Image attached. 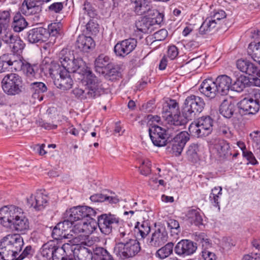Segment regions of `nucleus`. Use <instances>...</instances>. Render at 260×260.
I'll use <instances>...</instances> for the list:
<instances>
[{
	"label": "nucleus",
	"instance_id": "1",
	"mask_svg": "<svg viewBox=\"0 0 260 260\" xmlns=\"http://www.w3.org/2000/svg\"><path fill=\"white\" fill-rule=\"evenodd\" d=\"M0 221L3 226L14 229L21 234L29 229V222L23 210L16 206H5L0 209Z\"/></svg>",
	"mask_w": 260,
	"mask_h": 260
},
{
	"label": "nucleus",
	"instance_id": "2",
	"mask_svg": "<svg viewBox=\"0 0 260 260\" xmlns=\"http://www.w3.org/2000/svg\"><path fill=\"white\" fill-rule=\"evenodd\" d=\"M59 60L62 66L59 69L66 71L68 73H78L86 77L88 73L93 74L92 71L86 66L83 60L80 58H75L74 54L67 49H62L59 54ZM54 68L57 67L55 66Z\"/></svg>",
	"mask_w": 260,
	"mask_h": 260
},
{
	"label": "nucleus",
	"instance_id": "3",
	"mask_svg": "<svg viewBox=\"0 0 260 260\" xmlns=\"http://www.w3.org/2000/svg\"><path fill=\"white\" fill-rule=\"evenodd\" d=\"M88 74V76L84 77L86 81L85 89L75 88L72 90L76 98L81 100L95 99L104 92L101 81L94 74Z\"/></svg>",
	"mask_w": 260,
	"mask_h": 260
},
{
	"label": "nucleus",
	"instance_id": "4",
	"mask_svg": "<svg viewBox=\"0 0 260 260\" xmlns=\"http://www.w3.org/2000/svg\"><path fill=\"white\" fill-rule=\"evenodd\" d=\"M205 106V103L202 98L194 94L188 96L183 103L182 109V114L186 119V124L201 113Z\"/></svg>",
	"mask_w": 260,
	"mask_h": 260
},
{
	"label": "nucleus",
	"instance_id": "5",
	"mask_svg": "<svg viewBox=\"0 0 260 260\" xmlns=\"http://www.w3.org/2000/svg\"><path fill=\"white\" fill-rule=\"evenodd\" d=\"M141 249L140 242L132 239L124 243H116L114 253L121 260H126L137 255Z\"/></svg>",
	"mask_w": 260,
	"mask_h": 260
},
{
	"label": "nucleus",
	"instance_id": "6",
	"mask_svg": "<svg viewBox=\"0 0 260 260\" xmlns=\"http://www.w3.org/2000/svg\"><path fill=\"white\" fill-rule=\"evenodd\" d=\"M162 113L170 125L177 127L186 124V119L180 115L179 104L176 100H170L167 102L163 106Z\"/></svg>",
	"mask_w": 260,
	"mask_h": 260
},
{
	"label": "nucleus",
	"instance_id": "7",
	"mask_svg": "<svg viewBox=\"0 0 260 260\" xmlns=\"http://www.w3.org/2000/svg\"><path fill=\"white\" fill-rule=\"evenodd\" d=\"M2 86L4 91L8 95L19 94L23 91V80L18 74L9 73L3 78Z\"/></svg>",
	"mask_w": 260,
	"mask_h": 260
},
{
	"label": "nucleus",
	"instance_id": "8",
	"mask_svg": "<svg viewBox=\"0 0 260 260\" xmlns=\"http://www.w3.org/2000/svg\"><path fill=\"white\" fill-rule=\"evenodd\" d=\"M239 109L249 114L256 113L260 109V89L254 88L249 94L248 98L241 100L238 104Z\"/></svg>",
	"mask_w": 260,
	"mask_h": 260
},
{
	"label": "nucleus",
	"instance_id": "9",
	"mask_svg": "<svg viewBox=\"0 0 260 260\" xmlns=\"http://www.w3.org/2000/svg\"><path fill=\"white\" fill-rule=\"evenodd\" d=\"M120 218L111 213L102 214L98 217V224L101 232L104 235H108L112 232V229L119 225Z\"/></svg>",
	"mask_w": 260,
	"mask_h": 260
},
{
	"label": "nucleus",
	"instance_id": "10",
	"mask_svg": "<svg viewBox=\"0 0 260 260\" xmlns=\"http://www.w3.org/2000/svg\"><path fill=\"white\" fill-rule=\"evenodd\" d=\"M17 70L20 69L26 77L30 80L39 78L42 72L40 66L37 63L31 64L25 60L17 58L16 63Z\"/></svg>",
	"mask_w": 260,
	"mask_h": 260
},
{
	"label": "nucleus",
	"instance_id": "11",
	"mask_svg": "<svg viewBox=\"0 0 260 260\" xmlns=\"http://www.w3.org/2000/svg\"><path fill=\"white\" fill-rule=\"evenodd\" d=\"M189 140V134L186 132H181L175 136L167 144L168 151L178 156L181 154L186 142Z\"/></svg>",
	"mask_w": 260,
	"mask_h": 260
},
{
	"label": "nucleus",
	"instance_id": "12",
	"mask_svg": "<svg viewBox=\"0 0 260 260\" xmlns=\"http://www.w3.org/2000/svg\"><path fill=\"white\" fill-rule=\"evenodd\" d=\"M150 138L153 144L157 147H162L168 144V136L170 135L169 130L154 124L149 128Z\"/></svg>",
	"mask_w": 260,
	"mask_h": 260
},
{
	"label": "nucleus",
	"instance_id": "13",
	"mask_svg": "<svg viewBox=\"0 0 260 260\" xmlns=\"http://www.w3.org/2000/svg\"><path fill=\"white\" fill-rule=\"evenodd\" d=\"M137 43V39L134 38L125 39L115 45L114 52L117 56L124 57L135 49Z\"/></svg>",
	"mask_w": 260,
	"mask_h": 260
},
{
	"label": "nucleus",
	"instance_id": "14",
	"mask_svg": "<svg viewBox=\"0 0 260 260\" xmlns=\"http://www.w3.org/2000/svg\"><path fill=\"white\" fill-rule=\"evenodd\" d=\"M168 235L165 226L159 224L155 226L154 232L152 234L149 244L154 247H159L168 240Z\"/></svg>",
	"mask_w": 260,
	"mask_h": 260
},
{
	"label": "nucleus",
	"instance_id": "15",
	"mask_svg": "<svg viewBox=\"0 0 260 260\" xmlns=\"http://www.w3.org/2000/svg\"><path fill=\"white\" fill-rule=\"evenodd\" d=\"M197 249L196 243L187 239H183L179 241L174 247V251L176 254L185 257L193 254Z\"/></svg>",
	"mask_w": 260,
	"mask_h": 260
},
{
	"label": "nucleus",
	"instance_id": "16",
	"mask_svg": "<svg viewBox=\"0 0 260 260\" xmlns=\"http://www.w3.org/2000/svg\"><path fill=\"white\" fill-rule=\"evenodd\" d=\"M40 0H24L19 11L21 13L26 16H38L42 12Z\"/></svg>",
	"mask_w": 260,
	"mask_h": 260
},
{
	"label": "nucleus",
	"instance_id": "17",
	"mask_svg": "<svg viewBox=\"0 0 260 260\" xmlns=\"http://www.w3.org/2000/svg\"><path fill=\"white\" fill-rule=\"evenodd\" d=\"M236 66L238 70L249 76H256L259 71L260 62L251 61L248 59H239L236 62Z\"/></svg>",
	"mask_w": 260,
	"mask_h": 260
},
{
	"label": "nucleus",
	"instance_id": "18",
	"mask_svg": "<svg viewBox=\"0 0 260 260\" xmlns=\"http://www.w3.org/2000/svg\"><path fill=\"white\" fill-rule=\"evenodd\" d=\"M48 32L43 27H38L30 29L27 32V40L32 44H41L48 40Z\"/></svg>",
	"mask_w": 260,
	"mask_h": 260
},
{
	"label": "nucleus",
	"instance_id": "19",
	"mask_svg": "<svg viewBox=\"0 0 260 260\" xmlns=\"http://www.w3.org/2000/svg\"><path fill=\"white\" fill-rule=\"evenodd\" d=\"M49 197L41 191H37L27 199V204L37 211L44 209L48 204Z\"/></svg>",
	"mask_w": 260,
	"mask_h": 260
},
{
	"label": "nucleus",
	"instance_id": "20",
	"mask_svg": "<svg viewBox=\"0 0 260 260\" xmlns=\"http://www.w3.org/2000/svg\"><path fill=\"white\" fill-rule=\"evenodd\" d=\"M3 239L5 241L6 245H9L16 255L21 251L24 244L23 239L20 234L8 235Z\"/></svg>",
	"mask_w": 260,
	"mask_h": 260
},
{
	"label": "nucleus",
	"instance_id": "21",
	"mask_svg": "<svg viewBox=\"0 0 260 260\" xmlns=\"http://www.w3.org/2000/svg\"><path fill=\"white\" fill-rule=\"evenodd\" d=\"M19 56L14 54H4L0 56V73L9 69L17 70L16 63Z\"/></svg>",
	"mask_w": 260,
	"mask_h": 260
},
{
	"label": "nucleus",
	"instance_id": "22",
	"mask_svg": "<svg viewBox=\"0 0 260 260\" xmlns=\"http://www.w3.org/2000/svg\"><path fill=\"white\" fill-rule=\"evenodd\" d=\"M232 79L227 75L218 76L215 81L218 93L221 95L228 94L230 89H232Z\"/></svg>",
	"mask_w": 260,
	"mask_h": 260
},
{
	"label": "nucleus",
	"instance_id": "23",
	"mask_svg": "<svg viewBox=\"0 0 260 260\" xmlns=\"http://www.w3.org/2000/svg\"><path fill=\"white\" fill-rule=\"evenodd\" d=\"M59 75V78L54 80V84L56 86L61 90H66L71 89L73 84V81L71 77L70 73L66 71H62L59 69L57 74Z\"/></svg>",
	"mask_w": 260,
	"mask_h": 260
},
{
	"label": "nucleus",
	"instance_id": "24",
	"mask_svg": "<svg viewBox=\"0 0 260 260\" xmlns=\"http://www.w3.org/2000/svg\"><path fill=\"white\" fill-rule=\"evenodd\" d=\"M200 92L210 99L214 98L218 93L215 81L212 79L204 80L199 88Z\"/></svg>",
	"mask_w": 260,
	"mask_h": 260
},
{
	"label": "nucleus",
	"instance_id": "25",
	"mask_svg": "<svg viewBox=\"0 0 260 260\" xmlns=\"http://www.w3.org/2000/svg\"><path fill=\"white\" fill-rule=\"evenodd\" d=\"M149 0H131L132 8L134 12L138 15L147 14L151 15L152 10L149 5Z\"/></svg>",
	"mask_w": 260,
	"mask_h": 260
},
{
	"label": "nucleus",
	"instance_id": "26",
	"mask_svg": "<svg viewBox=\"0 0 260 260\" xmlns=\"http://www.w3.org/2000/svg\"><path fill=\"white\" fill-rule=\"evenodd\" d=\"M76 46L80 51L88 52L95 47V43L91 37L79 35L76 42Z\"/></svg>",
	"mask_w": 260,
	"mask_h": 260
},
{
	"label": "nucleus",
	"instance_id": "27",
	"mask_svg": "<svg viewBox=\"0 0 260 260\" xmlns=\"http://www.w3.org/2000/svg\"><path fill=\"white\" fill-rule=\"evenodd\" d=\"M112 62L110 57L105 54H100L94 61L95 70L97 73L104 74L105 70L109 68Z\"/></svg>",
	"mask_w": 260,
	"mask_h": 260
},
{
	"label": "nucleus",
	"instance_id": "28",
	"mask_svg": "<svg viewBox=\"0 0 260 260\" xmlns=\"http://www.w3.org/2000/svg\"><path fill=\"white\" fill-rule=\"evenodd\" d=\"M29 89L34 99L42 101L44 98L42 94L47 91V87L43 82H34L30 83Z\"/></svg>",
	"mask_w": 260,
	"mask_h": 260
},
{
	"label": "nucleus",
	"instance_id": "29",
	"mask_svg": "<svg viewBox=\"0 0 260 260\" xmlns=\"http://www.w3.org/2000/svg\"><path fill=\"white\" fill-rule=\"evenodd\" d=\"M236 109L235 104L231 100H224L221 103L220 108V113L226 118H231Z\"/></svg>",
	"mask_w": 260,
	"mask_h": 260
},
{
	"label": "nucleus",
	"instance_id": "30",
	"mask_svg": "<svg viewBox=\"0 0 260 260\" xmlns=\"http://www.w3.org/2000/svg\"><path fill=\"white\" fill-rule=\"evenodd\" d=\"M188 131L192 136L197 138L206 137L211 134L206 128H205L194 121L190 124Z\"/></svg>",
	"mask_w": 260,
	"mask_h": 260
},
{
	"label": "nucleus",
	"instance_id": "31",
	"mask_svg": "<svg viewBox=\"0 0 260 260\" xmlns=\"http://www.w3.org/2000/svg\"><path fill=\"white\" fill-rule=\"evenodd\" d=\"M214 147L220 156L228 158L232 155L229 143L224 140H218L215 144Z\"/></svg>",
	"mask_w": 260,
	"mask_h": 260
},
{
	"label": "nucleus",
	"instance_id": "32",
	"mask_svg": "<svg viewBox=\"0 0 260 260\" xmlns=\"http://www.w3.org/2000/svg\"><path fill=\"white\" fill-rule=\"evenodd\" d=\"M137 29L145 34L151 33L153 30V25L151 18L144 17L137 21L135 23Z\"/></svg>",
	"mask_w": 260,
	"mask_h": 260
},
{
	"label": "nucleus",
	"instance_id": "33",
	"mask_svg": "<svg viewBox=\"0 0 260 260\" xmlns=\"http://www.w3.org/2000/svg\"><path fill=\"white\" fill-rule=\"evenodd\" d=\"M51 260H62L69 250L73 251V246L69 243H65L59 246L56 243Z\"/></svg>",
	"mask_w": 260,
	"mask_h": 260
},
{
	"label": "nucleus",
	"instance_id": "34",
	"mask_svg": "<svg viewBox=\"0 0 260 260\" xmlns=\"http://www.w3.org/2000/svg\"><path fill=\"white\" fill-rule=\"evenodd\" d=\"M79 212L80 214L81 221H82V223L84 225H87L86 220H93V218L96 216V211L88 206H79Z\"/></svg>",
	"mask_w": 260,
	"mask_h": 260
},
{
	"label": "nucleus",
	"instance_id": "35",
	"mask_svg": "<svg viewBox=\"0 0 260 260\" xmlns=\"http://www.w3.org/2000/svg\"><path fill=\"white\" fill-rule=\"evenodd\" d=\"M185 216L187 220L191 225L199 226L203 224V218L198 209H189Z\"/></svg>",
	"mask_w": 260,
	"mask_h": 260
},
{
	"label": "nucleus",
	"instance_id": "36",
	"mask_svg": "<svg viewBox=\"0 0 260 260\" xmlns=\"http://www.w3.org/2000/svg\"><path fill=\"white\" fill-rule=\"evenodd\" d=\"M2 239L0 241V260H15L16 255Z\"/></svg>",
	"mask_w": 260,
	"mask_h": 260
},
{
	"label": "nucleus",
	"instance_id": "37",
	"mask_svg": "<svg viewBox=\"0 0 260 260\" xmlns=\"http://www.w3.org/2000/svg\"><path fill=\"white\" fill-rule=\"evenodd\" d=\"M74 255L76 260H92L93 259V247L92 249L85 247H80L74 251Z\"/></svg>",
	"mask_w": 260,
	"mask_h": 260
},
{
	"label": "nucleus",
	"instance_id": "38",
	"mask_svg": "<svg viewBox=\"0 0 260 260\" xmlns=\"http://www.w3.org/2000/svg\"><path fill=\"white\" fill-rule=\"evenodd\" d=\"M251 86L250 78L246 76L241 75L236 78L232 84V90L240 92L245 88Z\"/></svg>",
	"mask_w": 260,
	"mask_h": 260
},
{
	"label": "nucleus",
	"instance_id": "39",
	"mask_svg": "<svg viewBox=\"0 0 260 260\" xmlns=\"http://www.w3.org/2000/svg\"><path fill=\"white\" fill-rule=\"evenodd\" d=\"M56 242L50 241L44 244L40 249L41 254L45 260H51Z\"/></svg>",
	"mask_w": 260,
	"mask_h": 260
},
{
	"label": "nucleus",
	"instance_id": "40",
	"mask_svg": "<svg viewBox=\"0 0 260 260\" xmlns=\"http://www.w3.org/2000/svg\"><path fill=\"white\" fill-rule=\"evenodd\" d=\"M93 259L94 260H115L105 248L102 247H93Z\"/></svg>",
	"mask_w": 260,
	"mask_h": 260
},
{
	"label": "nucleus",
	"instance_id": "41",
	"mask_svg": "<svg viewBox=\"0 0 260 260\" xmlns=\"http://www.w3.org/2000/svg\"><path fill=\"white\" fill-rule=\"evenodd\" d=\"M135 228L136 231L138 230L137 236H140L142 239L145 238L151 231L150 224L148 220L137 222Z\"/></svg>",
	"mask_w": 260,
	"mask_h": 260
},
{
	"label": "nucleus",
	"instance_id": "42",
	"mask_svg": "<svg viewBox=\"0 0 260 260\" xmlns=\"http://www.w3.org/2000/svg\"><path fill=\"white\" fill-rule=\"evenodd\" d=\"M217 24V22H215L214 19L210 16L202 23L199 28V33L202 35L207 34L215 29Z\"/></svg>",
	"mask_w": 260,
	"mask_h": 260
},
{
	"label": "nucleus",
	"instance_id": "43",
	"mask_svg": "<svg viewBox=\"0 0 260 260\" xmlns=\"http://www.w3.org/2000/svg\"><path fill=\"white\" fill-rule=\"evenodd\" d=\"M28 23L25 19L20 12L17 13L13 17L12 27L16 32H20L27 25Z\"/></svg>",
	"mask_w": 260,
	"mask_h": 260
},
{
	"label": "nucleus",
	"instance_id": "44",
	"mask_svg": "<svg viewBox=\"0 0 260 260\" xmlns=\"http://www.w3.org/2000/svg\"><path fill=\"white\" fill-rule=\"evenodd\" d=\"M247 54L253 61L260 62V42L250 43L247 48Z\"/></svg>",
	"mask_w": 260,
	"mask_h": 260
},
{
	"label": "nucleus",
	"instance_id": "45",
	"mask_svg": "<svg viewBox=\"0 0 260 260\" xmlns=\"http://www.w3.org/2000/svg\"><path fill=\"white\" fill-rule=\"evenodd\" d=\"M174 246V243L172 242L167 243L156 251V257L160 259H164L169 257L173 253Z\"/></svg>",
	"mask_w": 260,
	"mask_h": 260
},
{
	"label": "nucleus",
	"instance_id": "46",
	"mask_svg": "<svg viewBox=\"0 0 260 260\" xmlns=\"http://www.w3.org/2000/svg\"><path fill=\"white\" fill-rule=\"evenodd\" d=\"M93 202H103L107 201L111 204H116L119 202V199L114 196H109L102 193H96L90 197Z\"/></svg>",
	"mask_w": 260,
	"mask_h": 260
},
{
	"label": "nucleus",
	"instance_id": "47",
	"mask_svg": "<svg viewBox=\"0 0 260 260\" xmlns=\"http://www.w3.org/2000/svg\"><path fill=\"white\" fill-rule=\"evenodd\" d=\"M79 206L74 207L67 209L63 214V218H67L71 220L74 223L77 221H81Z\"/></svg>",
	"mask_w": 260,
	"mask_h": 260
},
{
	"label": "nucleus",
	"instance_id": "48",
	"mask_svg": "<svg viewBox=\"0 0 260 260\" xmlns=\"http://www.w3.org/2000/svg\"><path fill=\"white\" fill-rule=\"evenodd\" d=\"M199 151V145L197 144L190 145L186 152V155L189 160L196 162L199 159L198 152Z\"/></svg>",
	"mask_w": 260,
	"mask_h": 260
},
{
	"label": "nucleus",
	"instance_id": "49",
	"mask_svg": "<svg viewBox=\"0 0 260 260\" xmlns=\"http://www.w3.org/2000/svg\"><path fill=\"white\" fill-rule=\"evenodd\" d=\"M196 240L202 244V251L208 250V249L212 247L211 240L208 238L207 235L204 233L196 234Z\"/></svg>",
	"mask_w": 260,
	"mask_h": 260
},
{
	"label": "nucleus",
	"instance_id": "50",
	"mask_svg": "<svg viewBox=\"0 0 260 260\" xmlns=\"http://www.w3.org/2000/svg\"><path fill=\"white\" fill-rule=\"evenodd\" d=\"M194 121L205 128H206V129L209 130L211 133L212 132L213 120L210 116H202Z\"/></svg>",
	"mask_w": 260,
	"mask_h": 260
},
{
	"label": "nucleus",
	"instance_id": "51",
	"mask_svg": "<svg viewBox=\"0 0 260 260\" xmlns=\"http://www.w3.org/2000/svg\"><path fill=\"white\" fill-rule=\"evenodd\" d=\"M9 46L11 49V51L14 53L19 54L24 49L25 44L19 37L17 36L12 44H10Z\"/></svg>",
	"mask_w": 260,
	"mask_h": 260
},
{
	"label": "nucleus",
	"instance_id": "52",
	"mask_svg": "<svg viewBox=\"0 0 260 260\" xmlns=\"http://www.w3.org/2000/svg\"><path fill=\"white\" fill-rule=\"evenodd\" d=\"M87 35H96L99 32V25L96 21L90 19L86 25Z\"/></svg>",
	"mask_w": 260,
	"mask_h": 260
},
{
	"label": "nucleus",
	"instance_id": "53",
	"mask_svg": "<svg viewBox=\"0 0 260 260\" xmlns=\"http://www.w3.org/2000/svg\"><path fill=\"white\" fill-rule=\"evenodd\" d=\"M219 190L217 193H214L213 191H217L218 190V188L217 187H215L213 189H212V192H211L209 196V200L211 204L215 207H219V195L222 194V188L221 187H219Z\"/></svg>",
	"mask_w": 260,
	"mask_h": 260
},
{
	"label": "nucleus",
	"instance_id": "54",
	"mask_svg": "<svg viewBox=\"0 0 260 260\" xmlns=\"http://www.w3.org/2000/svg\"><path fill=\"white\" fill-rule=\"evenodd\" d=\"M151 163L148 159L143 160L140 166L139 167L140 173L144 176H147L151 173Z\"/></svg>",
	"mask_w": 260,
	"mask_h": 260
},
{
	"label": "nucleus",
	"instance_id": "55",
	"mask_svg": "<svg viewBox=\"0 0 260 260\" xmlns=\"http://www.w3.org/2000/svg\"><path fill=\"white\" fill-rule=\"evenodd\" d=\"M17 36H14L11 30H4L1 32V40L5 44L10 45Z\"/></svg>",
	"mask_w": 260,
	"mask_h": 260
},
{
	"label": "nucleus",
	"instance_id": "56",
	"mask_svg": "<svg viewBox=\"0 0 260 260\" xmlns=\"http://www.w3.org/2000/svg\"><path fill=\"white\" fill-rule=\"evenodd\" d=\"M63 220L57 223L58 226L61 228L62 231H63L64 233L69 236L70 234L68 233V231L71 230V228L74 223L70 219L67 218H63Z\"/></svg>",
	"mask_w": 260,
	"mask_h": 260
},
{
	"label": "nucleus",
	"instance_id": "57",
	"mask_svg": "<svg viewBox=\"0 0 260 260\" xmlns=\"http://www.w3.org/2000/svg\"><path fill=\"white\" fill-rule=\"evenodd\" d=\"M51 235L53 238L56 240H61L63 238H70L58 226L57 224L53 229Z\"/></svg>",
	"mask_w": 260,
	"mask_h": 260
},
{
	"label": "nucleus",
	"instance_id": "58",
	"mask_svg": "<svg viewBox=\"0 0 260 260\" xmlns=\"http://www.w3.org/2000/svg\"><path fill=\"white\" fill-rule=\"evenodd\" d=\"M109 68L105 70V72L103 75L108 77H113L116 78L117 76H119L120 74L119 68L116 65H114L113 63L109 66Z\"/></svg>",
	"mask_w": 260,
	"mask_h": 260
},
{
	"label": "nucleus",
	"instance_id": "59",
	"mask_svg": "<svg viewBox=\"0 0 260 260\" xmlns=\"http://www.w3.org/2000/svg\"><path fill=\"white\" fill-rule=\"evenodd\" d=\"M83 9L85 13H86L90 18H93L97 15L96 11L94 7L90 2L87 1L84 2Z\"/></svg>",
	"mask_w": 260,
	"mask_h": 260
},
{
	"label": "nucleus",
	"instance_id": "60",
	"mask_svg": "<svg viewBox=\"0 0 260 260\" xmlns=\"http://www.w3.org/2000/svg\"><path fill=\"white\" fill-rule=\"evenodd\" d=\"M167 225L170 228L171 232L174 234H178L180 232V228L179 222L174 219H169L167 221Z\"/></svg>",
	"mask_w": 260,
	"mask_h": 260
},
{
	"label": "nucleus",
	"instance_id": "61",
	"mask_svg": "<svg viewBox=\"0 0 260 260\" xmlns=\"http://www.w3.org/2000/svg\"><path fill=\"white\" fill-rule=\"evenodd\" d=\"M219 135L230 138L232 137V133L230 128L224 123H219L217 129Z\"/></svg>",
	"mask_w": 260,
	"mask_h": 260
},
{
	"label": "nucleus",
	"instance_id": "62",
	"mask_svg": "<svg viewBox=\"0 0 260 260\" xmlns=\"http://www.w3.org/2000/svg\"><path fill=\"white\" fill-rule=\"evenodd\" d=\"M10 20V13L8 11H0V24L1 26L5 27Z\"/></svg>",
	"mask_w": 260,
	"mask_h": 260
},
{
	"label": "nucleus",
	"instance_id": "63",
	"mask_svg": "<svg viewBox=\"0 0 260 260\" xmlns=\"http://www.w3.org/2000/svg\"><path fill=\"white\" fill-rule=\"evenodd\" d=\"M210 16L214 19L215 22H218L222 19L226 17V14L225 12L222 10H214L213 14L211 13Z\"/></svg>",
	"mask_w": 260,
	"mask_h": 260
},
{
	"label": "nucleus",
	"instance_id": "64",
	"mask_svg": "<svg viewBox=\"0 0 260 260\" xmlns=\"http://www.w3.org/2000/svg\"><path fill=\"white\" fill-rule=\"evenodd\" d=\"M34 250L30 245L27 246L22 253L15 259V260H22L26 257L31 256L33 254Z\"/></svg>",
	"mask_w": 260,
	"mask_h": 260
}]
</instances>
